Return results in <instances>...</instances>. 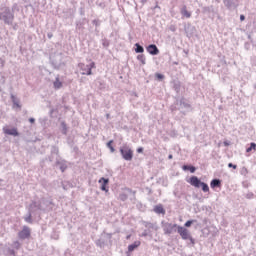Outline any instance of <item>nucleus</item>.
Here are the masks:
<instances>
[{"mask_svg": "<svg viewBox=\"0 0 256 256\" xmlns=\"http://www.w3.org/2000/svg\"><path fill=\"white\" fill-rule=\"evenodd\" d=\"M188 183L191 184L192 187H196V189L202 187V191H204V193H209V185H207L205 182H201L197 176L190 177Z\"/></svg>", "mask_w": 256, "mask_h": 256, "instance_id": "1", "label": "nucleus"}, {"mask_svg": "<svg viewBox=\"0 0 256 256\" xmlns=\"http://www.w3.org/2000/svg\"><path fill=\"white\" fill-rule=\"evenodd\" d=\"M120 153L125 161L133 160V150L129 146L121 147Z\"/></svg>", "mask_w": 256, "mask_h": 256, "instance_id": "2", "label": "nucleus"}, {"mask_svg": "<svg viewBox=\"0 0 256 256\" xmlns=\"http://www.w3.org/2000/svg\"><path fill=\"white\" fill-rule=\"evenodd\" d=\"M177 233L180 235L181 239L184 241H193V237L191 236V233L187 230V228L183 226H177Z\"/></svg>", "mask_w": 256, "mask_h": 256, "instance_id": "3", "label": "nucleus"}, {"mask_svg": "<svg viewBox=\"0 0 256 256\" xmlns=\"http://www.w3.org/2000/svg\"><path fill=\"white\" fill-rule=\"evenodd\" d=\"M79 67L81 69L82 75H92V69H95V62L90 63L89 65H85L84 63H80Z\"/></svg>", "mask_w": 256, "mask_h": 256, "instance_id": "4", "label": "nucleus"}, {"mask_svg": "<svg viewBox=\"0 0 256 256\" xmlns=\"http://www.w3.org/2000/svg\"><path fill=\"white\" fill-rule=\"evenodd\" d=\"M177 227H179L177 224H172L169 222H162V228H163L165 235H171V233H173V231H175V229H177Z\"/></svg>", "mask_w": 256, "mask_h": 256, "instance_id": "5", "label": "nucleus"}, {"mask_svg": "<svg viewBox=\"0 0 256 256\" xmlns=\"http://www.w3.org/2000/svg\"><path fill=\"white\" fill-rule=\"evenodd\" d=\"M18 235L20 239H28V237H31V230L29 229V227L24 226L22 231H20Z\"/></svg>", "mask_w": 256, "mask_h": 256, "instance_id": "6", "label": "nucleus"}, {"mask_svg": "<svg viewBox=\"0 0 256 256\" xmlns=\"http://www.w3.org/2000/svg\"><path fill=\"white\" fill-rule=\"evenodd\" d=\"M146 50L150 53V55H159V48H157V45L150 44L148 47H146Z\"/></svg>", "mask_w": 256, "mask_h": 256, "instance_id": "7", "label": "nucleus"}, {"mask_svg": "<svg viewBox=\"0 0 256 256\" xmlns=\"http://www.w3.org/2000/svg\"><path fill=\"white\" fill-rule=\"evenodd\" d=\"M3 132L5 133V135H12L13 137H18L19 135L17 128H4Z\"/></svg>", "mask_w": 256, "mask_h": 256, "instance_id": "8", "label": "nucleus"}, {"mask_svg": "<svg viewBox=\"0 0 256 256\" xmlns=\"http://www.w3.org/2000/svg\"><path fill=\"white\" fill-rule=\"evenodd\" d=\"M99 183H102V185H101L102 191H106V192L109 191L107 189V185H109V179L102 177V178H100Z\"/></svg>", "mask_w": 256, "mask_h": 256, "instance_id": "9", "label": "nucleus"}, {"mask_svg": "<svg viewBox=\"0 0 256 256\" xmlns=\"http://www.w3.org/2000/svg\"><path fill=\"white\" fill-rule=\"evenodd\" d=\"M182 17H185L186 19H191V12L187 10V6H184L180 11Z\"/></svg>", "mask_w": 256, "mask_h": 256, "instance_id": "10", "label": "nucleus"}, {"mask_svg": "<svg viewBox=\"0 0 256 256\" xmlns=\"http://www.w3.org/2000/svg\"><path fill=\"white\" fill-rule=\"evenodd\" d=\"M154 213H158V215H165V208L163 205L159 204L154 207Z\"/></svg>", "mask_w": 256, "mask_h": 256, "instance_id": "11", "label": "nucleus"}, {"mask_svg": "<svg viewBox=\"0 0 256 256\" xmlns=\"http://www.w3.org/2000/svg\"><path fill=\"white\" fill-rule=\"evenodd\" d=\"M137 247H141V241H135L133 244H130L128 246L129 253H133V250L137 249Z\"/></svg>", "mask_w": 256, "mask_h": 256, "instance_id": "12", "label": "nucleus"}, {"mask_svg": "<svg viewBox=\"0 0 256 256\" xmlns=\"http://www.w3.org/2000/svg\"><path fill=\"white\" fill-rule=\"evenodd\" d=\"M55 89H61L63 87V82L59 80V77H57L53 83Z\"/></svg>", "mask_w": 256, "mask_h": 256, "instance_id": "13", "label": "nucleus"}, {"mask_svg": "<svg viewBox=\"0 0 256 256\" xmlns=\"http://www.w3.org/2000/svg\"><path fill=\"white\" fill-rule=\"evenodd\" d=\"M182 169H183L184 171H190V173H195V171H196V168H195L194 166H187V165H184V166L182 167Z\"/></svg>", "mask_w": 256, "mask_h": 256, "instance_id": "14", "label": "nucleus"}, {"mask_svg": "<svg viewBox=\"0 0 256 256\" xmlns=\"http://www.w3.org/2000/svg\"><path fill=\"white\" fill-rule=\"evenodd\" d=\"M210 185H211L212 189L215 187H219V185H221V180L214 179L211 181Z\"/></svg>", "mask_w": 256, "mask_h": 256, "instance_id": "15", "label": "nucleus"}, {"mask_svg": "<svg viewBox=\"0 0 256 256\" xmlns=\"http://www.w3.org/2000/svg\"><path fill=\"white\" fill-rule=\"evenodd\" d=\"M135 47H136L135 49L136 53H144L145 49L143 48V46L139 45V43H136Z\"/></svg>", "mask_w": 256, "mask_h": 256, "instance_id": "16", "label": "nucleus"}, {"mask_svg": "<svg viewBox=\"0 0 256 256\" xmlns=\"http://www.w3.org/2000/svg\"><path fill=\"white\" fill-rule=\"evenodd\" d=\"M252 151H256V144H255V142H252V143L250 144V147H248V148L246 149V152H247V153H251Z\"/></svg>", "mask_w": 256, "mask_h": 256, "instance_id": "17", "label": "nucleus"}, {"mask_svg": "<svg viewBox=\"0 0 256 256\" xmlns=\"http://www.w3.org/2000/svg\"><path fill=\"white\" fill-rule=\"evenodd\" d=\"M107 147L110 149L111 153H115V148L113 147V140L107 143Z\"/></svg>", "mask_w": 256, "mask_h": 256, "instance_id": "18", "label": "nucleus"}, {"mask_svg": "<svg viewBox=\"0 0 256 256\" xmlns=\"http://www.w3.org/2000/svg\"><path fill=\"white\" fill-rule=\"evenodd\" d=\"M138 61H141L143 65H145V56L144 55H138L137 56Z\"/></svg>", "mask_w": 256, "mask_h": 256, "instance_id": "19", "label": "nucleus"}, {"mask_svg": "<svg viewBox=\"0 0 256 256\" xmlns=\"http://www.w3.org/2000/svg\"><path fill=\"white\" fill-rule=\"evenodd\" d=\"M193 223H195V220H188V221L184 224V226H185V227H191V225H193Z\"/></svg>", "mask_w": 256, "mask_h": 256, "instance_id": "20", "label": "nucleus"}, {"mask_svg": "<svg viewBox=\"0 0 256 256\" xmlns=\"http://www.w3.org/2000/svg\"><path fill=\"white\" fill-rule=\"evenodd\" d=\"M121 201H125L127 199V196L125 194L120 195Z\"/></svg>", "mask_w": 256, "mask_h": 256, "instance_id": "21", "label": "nucleus"}, {"mask_svg": "<svg viewBox=\"0 0 256 256\" xmlns=\"http://www.w3.org/2000/svg\"><path fill=\"white\" fill-rule=\"evenodd\" d=\"M156 77H157L158 79H164L165 76H163V74L157 73V74H156Z\"/></svg>", "mask_w": 256, "mask_h": 256, "instance_id": "22", "label": "nucleus"}, {"mask_svg": "<svg viewBox=\"0 0 256 256\" xmlns=\"http://www.w3.org/2000/svg\"><path fill=\"white\" fill-rule=\"evenodd\" d=\"M228 167H230V168L233 167L234 169H237V165H234L233 163H229Z\"/></svg>", "mask_w": 256, "mask_h": 256, "instance_id": "23", "label": "nucleus"}, {"mask_svg": "<svg viewBox=\"0 0 256 256\" xmlns=\"http://www.w3.org/2000/svg\"><path fill=\"white\" fill-rule=\"evenodd\" d=\"M137 153H143V147L138 148Z\"/></svg>", "mask_w": 256, "mask_h": 256, "instance_id": "24", "label": "nucleus"}, {"mask_svg": "<svg viewBox=\"0 0 256 256\" xmlns=\"http://www.w3.org/2000/svg\"><path fill=\"white\" fill-rule=\"evenodd\" d=\"M240 21H245V15H240Z\"/></svg>", "mask_w": 256, "mask_h": 256, "instance_id": "25", "label": "nucleus"}, {"mask_svg": "<svg viewBox=\"0 0 256 256\" xmlns=\"http://www.w3.org/2000/svg\"><path fill=\"white\" fill-rule=\"evenodd\" d=\"M29 121H30V123H35V119L34 118H30Z\"/></svg>", "mask_w": 256, "mask_h": 256, "instance_id": "26", "label": "nucleus"}, {"mask_svg": "<svg viewBox=\"0 0 256 256\" xmlns=\"http://www.w3.org/2000/svg\"><path fill=\"white\" fill-rule=\"evenodd\" d=\"M224 145H225L226 147H229V142H224Z\"/></svg>", "mask_w": 256, "mask_h": 256, "instance_id": "27", "label": "nucleus"}, {"mask_svg": "<svg viewBox=\"0 0 256 256\" xmlns=\"http://www.w3.org/2000/svg\"><path fill=\"white\" fill-rule=\"evenodd\" d=\"M168 159H173V155L170 154V155L168 156Z\"/></svg>", "mask_w": 256, "mask_h": 256, "instance_id": "28", "label": "nucleus"}, {"mask_svg": "<svg viewBox=\"0 0 256 256\" xmlns=\"http://www.w3.org/2000/svg\"><path fill=\"white\" fill-rule=\"evenodd\" d=\"M60 169H61L62 173L65 171V167H61Z\"/></svg>", "mask_w": 256, "mask_h": 256, "instance_id": "29", "label": "nucleus"}, {"mask_svg": "<svg viewBox=\"0 0 256 256\" xmlns=\"http://www.w3.org/2000/svg\"><path fill=\"white\" fill-rule=\"evenodd\" d=\"M131 236H127V239H129Z\"/></svg>", "mask_w": 256, "mask_h": 256, "instance_id": "30", "label": "nucleus"}]
</instances>
